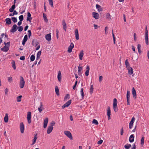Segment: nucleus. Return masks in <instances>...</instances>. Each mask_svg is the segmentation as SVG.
I'll use <instances>...</instances> for the list:
<instances>
[{
	"instance_id": "obj_29",
	"label": "nucleus",
	"mask_w": 149,
	"mask_h": 149,
	"mask_svg": "<svg viewBox=\"0 0 149 149\" xmlns=\"http://www.w3.org/2000/svg\"><path fill=\"white\" fill-rule=\"evenodd\" d=\"M55 92L57 95H59V89L58 88L57 86H56L55 88Z\"/></svg>"
},
{
	"instance_id": "obj_56",
	"label": "nucleus",
	"mask_w": 149,
	"mask_h": 149,
	"mask_svg": "<svg viewBox=\"0 0 149 149\" xmlns=\"http://www.w3.org/2000/svg\"><path fill=\"white\" fill-rule=\"evenodd\" d=\"M135 118L133 117L132 118L131 121L130 122L131 123H132L133 124L134 123V122Z\"/></svg>"
},
{
	"instance_id": "obj_64",
	"label": "nucleus",
	"mask_w": 149,
	"mask_h": 149,
	"mask_svg": "<svg viewBox=\"0 0 149 149\" xmlns=\"http://www.w3.org/2000/svg\"><path fill=\"white\" fill-rule=\"evenodd\" d=\"M133 147L131 149H136V146L135 143L133 145Z\"/></svg>"
},
{
	"instance_id": "obj_17",
	"label": "nucleus",
	"mask_w": 149,
	"mask_h": 149,
	"mask_svg": "<svg viewBox=\"0 0 149 149\" xmlns=\"http://www.w3.org/2000/svg\"><path fill=\"white\" fill-rule=\"evenodd\" d=\"M134 134L131 135L129 138V141L130 142L132 143L133 142L134 140Z\"/></svg>"
},
{
	"instance_id": "obj_61",
	"label": "nucleus",
	"mask_w": 149,
	"mask_h": 149,
	"mask_svg": "<svg viewBox=\"0 0 149 149\" xmlns=\"http://www.w3.org/2000/svg\"><path fill=\"white\" fill-rule=\"evenodd\" d=\"M32 17H27V18L26 20L27 21H29L30 22H31V21L32 20Z\"/></svg>"
},
{
	"instance_id": "obj_46",
	"label": "nucleus",
	"mask_w": 149,
	"mask_h": 149,
	"mask_svg": "<svg viewBox=\"0 0 149 149\" xmlns=\"http://www.w3.org/2000/svg\"><path fill=\"white\" fill-rule=\"evenodd\" d=\"M23 27L22 26H19L17 27V29L19 31L21 32L23 30Z\"/></svg>"
},
{
	"instance_id": "obj_49",
	"label": "nucleus",
	"mask_w": 149,
	"mask_h": 149,
	"mask_svg": "<svg viewBox=\"0 0 149 149\" xmlns=\"http://www.w3.org/2000/svg\"><path fill=\"white\" fill-rule=\"evenodd\" d=\"M8 81L10 83H11L13 81V79L12 77H10L8 78Z\"/></svg>"
},
{
	"instance_id": "obj_31",
	"label": "nucleus",
	"mask_w": 149,
	"mask_h": 149,
	"mask_svg": "<svg viewBox=\"0 0 149 149\" xmlns=\"http://www.w3.org/2000/svg\"><path fill=\"white\" fill-rule=\"evenodd\" d=\"M106 18L108 20H110L111 19V18L110 14L109 13H108L106 14Z\"/></svg>"
},
{
	"instance_id": "obj_44",
	"label": "nucleus",
	"mask_w": 149,
	"mask_h": 149,
	"mask_svg": "<svg viewBox=\"0 0 149 149\" xmlns=\"http://www.w3.org/2000/svg\"><path fill=\"white\" fill-rule=\"evenodd\" d=\"M93 85H91V86L90 89V93L91 94H92L93 92Z\"/></svg>"
},
{
	"instance_id": "obj_55",
	"label": "nucleus",
	"mask_w": 149,
	"mask_h": 149,
	"mask_svg": "<svg viewBox=\"0 0 149 149\" xmlns=\"http://www.w3.org/2000/svg\"><path fill=\"white\" fill-rule=\"evenodd\" d=\"M135 118L133 117L132 118L131 121L130 122L131 123H132L133 124L134 123V122Z\"/></svg>"
},
{
	"instance_id": "obj_50",
	"label": "nucleus",
	"mask_w": 149,
	"mask_h": 149,
	"mask_svg": "<svg viewBox=\"0 0 149 149\" xmlns=\"http://www.w3.org/2000/svg\"><path fill=\"white\" fill-rule=\"evenodd\" d=\"M27 39L28 36L27 35H26L24 36V39L23 40L26 42L27 41Z\"/></svg>"
},
{
	"instance_id": "obj_60",
	"label": "nucleus",
	"mask_w": 149,
	"mask_h": 149,
	"mask_svg": "<svg viewBox=\"0 0 149 149\" xmlns=\"http://www.w3.org/2000/svg\"><path fill=\"white\" fill-rule=\"evenodd\" d=\"M25 59V58L24 56H22L20 58V59L21 60H24Z\"/></svg>"
},
{
	"instance_id": "obj_32",
	"label": "nucleus",
	"mask_w": 149,
	"mask_h": 149,
	"mask_svg": "<svg viewBox=\"0 0 149 149\" xmlns=\"http://www.w3.org/2000/svg\"><path fill=\"white\" fill-rule=\"evenodd\" d=\"M125 64L127 68L130 67V64L127 59H126L125 61Z\"/></svg>"
},
{
	"instance_id": "obj_54",
	"label": "nucleus",
	"mask_w": 149,
	"mask_h": 149,
	"mask_svg": "<svg viewBox=\"0 0 149 149\" xmlns=\"http://www.w3.org/2000/svg\"><path fill=\"white\" fill-rule=\"evenodd\" d=\"M123 127H122L120 130V134L121 135H123Z\"/></svg>"
},
{
	"instance_id": "obj_53",
	"label": "nucleus",
	"mask_w": 149,
	"mask_h": 149,
	"mask_svg": "<svg viewBox=\"0 0 149 149\" xmlns=\"http://www.w3.org/2000/svg\"><path fill=\"white\" fill-rule=\"evenodd\" d=\"M41 51H39L37 54L36 56L40 57L41 54Z\"/></svg>"
},
{
	"instance_id": "obj_45",
	"label": "nucleus",
	"mask_w": 149,
	"mask_h": 149,
	"mask_svg": "<svg viewBox=\"0 0 149 149\" xmlns=\"http://www.w3.org/2000/svg\"><path fill=\"white\" fill-rule=\"evenodd\" d=\"M131 147V145L130 144H128L127 145H125L124 146V147L126 149H129Z\"/></svg>"
},
{
	"instance_id": "obj_27",
	"label": "nucleus",
	"mask_w": 149,
	"mask_h": 149,
	"mask_svg": "<svg viewBox=\"0 0 149 149\" xmlns=\"http://www.w3.org/2000/svg\"><path fill=\"white\" fill-rule=\"evenodd\" d=\"M141 45L140 44H138L137 45V49L138 51V52L139 54H141Z\"/></svg>"
},
{
	"instance_id": "obj_28",
	"label": "nucleus",
	"mask_w": 149,
	"mask_h": 149,
	"mask_svg": "<svg viewBox=\"0 0 149 149\" xmlns=\"http://www.w3.org/2000/svg\"><path fill=\"white\" fill-rule=\"evenodd\" d=\"M15 8V5H12L11 7L9 9V11L10 12H12L14 11V9Z\"/></svg>"
},
{
	"instance_id": "obj_34",
	"label": "nucleus",
	"mask_w": 149,
	"mask_h": 149,
	"mask_svg": "<svg viewBox=\"0 0 149 149\" xmlns=\"http://www.w3.org/2000/svg\"><path fill=\"white\" fill-rule=\"evenodd\" d=\"M43 15L44 21L45 22H48V19L45 13H43Z\"/></svg>"
},
{
	"instance_id": "obj_6",
	"label": "nucleus",
	"mask_w": 149,
	"mask_h": 149,
	"mask_svg": "<svg viewBox=\"0 0 149 149\" xmlns=\"http://www.w3.org/2000/svg\"><path fill=\"white\" fill-rule=\"evenodd\" d=\"M74 47V45L72 42H71L70 44V46L68 48V52L69 53H71L72 52V50Z\"/></svg>"
},
{
	"instance_id": "obj_5",
	"label": "nucleus",
	"mask_w": 149,
	"mask_h": 149,
	"mask_svg": "<svg viewBox=\"0 0 149 149\" xmlns=\"http://www.w3.org/2000/svg\"><path fill=\"white\" fill-rule=\"evenodd\" d=\"M27 118L28 123H31V112H28Z\"/></svg>"
},
{
	"instance_id": "obj_47",
	"label": "nucleus",
	"mask_w": 149,
	"mask_h": 149,
	"mask_svg": "<svg viewBox=\"0 0 149 149\" xmlns=\"http://www.w3.org/2000/svg\"><path fill=\"white\" fill-rule=\"evenodd\" d=\"M92 123L94 124H95L96 125L98 124V122L95 119H93L92 121Z\"/></svg>"
},
{
	"instance_id": "obj_33",
	"label": "nucleus",
	"mask_w": 149,
	"mask_h": 149,
	"mask_svg": "<svg viewBox=\"0 0 149 149\" xmlns=\"http://www.w3.org/2000/svg\"><path fill=\"white\" fill-rule=\"evenodd\" d=\"M82 70V67H80L79 66L78 67V74H81V71Z\"/></svg>"
},
{
	"instance_id": "obj_48",
	"label": "nucleus",
	"mask_w": 149,
	"mask_h": 149,
	"mask_svg": "<svg viewBox=\"0 0 149 149\" xmlns=\"http://www.w3.org/2000/svg\"><path fill=\"white\" fill-rule=\"evenodd\" d=\"M112 36H113V43L114 44H115V41H116V38L115 37L114 34L113 33V30H112Z\"/></svg>"
},
{
	"instance_id": "obj_7",
	"label": "nucleus",
	"mask_w": 149,
	"mask_h": 149,
	"mask_svg": "<svg viewBox=\"0 0 149 149\" xmlns=\"http://www.w3.org/2000/svg\"><path fill=\"white\" fill-rule=\"evenodd\" d=\"M17 26L16 24H14L12 28L11 29L10 31L11 32L14 33L17 30Z\"/></svg>"
},
{
	"instance_id": "obj_43",
	"label": "nucleus",
	"mask_w": 149,
	"mask_h": 149,
	"mask_svg": "<svg viewBox=\"0 0 149 149\" xmlns=\"http://www.w3.org/2000/svg\"><path fill=\"white\" fill-rule=\"evenodd\" d=\"M11 19L12 21L14 23H16L17 22V20L16 17H12L11 18Z\"/></svg>"
},
{
	"instance_id": "obj_36",
	"label": "nucleus",
	"mask_w": 149,
	"mask_h": 149,
	"mask_svg": "<svg viewBox=\"0 0 149 149\" xmlns=\"http://www.w3.org/2000/svg\"><path fill=\"white\" fill-rule=\"evenodd\" d=\"M144 137L141 138V146H143L144 144Z\"/></svg>"
},
{
	"instance_id": "obj_41",
	"label": "nucleus",
	"mask_w": 149,
	"mask_h": 149,
	"mask_svg": "<svg viewBox=\"0 0 149 149\" xmlns=\"http://www.w3.org/2000/svg\"><path fill=\"white\" fill-rule=\"evenodd\" d=\"M48 1L49 5L51 6L53 8L54 6L53 4V0H48Z\"/></svg>"
},
{
	"instance_id": "obj_58",
	"label": "nucleus",
	"mask_w": 149,
	"mask_h": 149,
	"mask_svg": "<svg viewBox=\"0 0 149 149\" xmlns=\"http://www.w3.org/2000/svg\"><path fill=\"white\" fill-rule=\"evenodd\" d=\"M133 124L130 122L129 123V128L131 129L132 128Z\"/></svg>"
},
{
	"instance_id": "obj_26",
	"label": "nucleus",
	"mask_w": 149,
	"mask_h": 149,
	"mask_svg": "<svg viewBox=\"0 0 149 149\" xmlns=\"http://www.w3.org/2000/svg\"><path fill=\"white\" fill-rule=\"evenodd\" d=\"M37 134H36L35 135H34L35 136L34 137V138L33 139V141H32V145H34L36 143L37 139Z\"/></svg>"
},
{
	"instance_id": "obj_10",
	"label": "nucleus",
	"mask_w": 149,
	"mask_h": 149,
	"mask_svg": "<svg viewBox=\"0 0 149 149\" xmlns=\"http://www.w3.org/2000/svg\"><path fill=\"white\" fill-rule=\"evenodd\" d=\"M132 93L134 98L136 99V92L134 87H133L132 88Z\"/></svg>"
},
{
	"instance_id": "obj_57",
	"label": "nucleus",
	"mask_w": 149,
	"mask_h": 149,
	"mask_svg": "<svg viewBox=\"0 0 149 149\" xmlns=\"http://www.w3.org/2000/svg\"><path fill=\"white\" fill-rule=\"evenodd\" d=\"M28 32L29 37V38L31 35V31L30 30H28Z\"/></svg>"
},
{
	"instance_id": "obj_2",
	"label": "nucleus",
	"mask_w": 149,
	"mask_h": 149,
	"mask_svg": "<svg viewBox=\"0 0 149 149\" xmlns=\"http://www.w3.org/2000/svg\"><path fill=\"white\" fill-rule=\"evenodd\" d=\"M19 83V87L20 88H23L24 86L25 82L23 77L22 76L20 77V80Z\"/></svg>"
},
{
	"instance_id": "obj_39",
	"label": "nucleus",
	"mask_w": 149,
	"mask_h": 149,
	"mask_svg": "<svg viewBox=\"0 0 149 149\" xmlns=\"http://www.w3.org/2000/svg\"><path fill=\"white\" fill-rule=\"evenodd\" d=\"M70 98V95L69 94H67L65 96L64 98V100H65L67 99H69Z\"/></svg>"
},
{
	"instance_id": "obj_14",
	"label": "nucleus",
	"mask_w": 149,
	"mask_h": 149,
	"mask_svg": "<svg viewBox=\"0 0 149 149\" xmlns=\"http://www.w3.org/2000/svg\"><path fill=\"white\" fill-rule=\"evenodd\" d=\"M44 109L43 108V105L42 104V102H40V106L38 108V110L39 111V113H41L43 109Z\"/></svg>"
},
{
	"instance_id": "obj_21",
	"label": "nucleus",
	"mask_w": 149,
	"mask_h": 149,
	"mask_svg": "<svg viewBox=\"0 0 149 149\" xmlns=\"http://www.w3.org/2000/svg\"><path fill=\"white\" fill-rule=\"evenodd\" d=\"M86 70L85 72V74L86 76H88L89 75V71L90 70V68L88 65H87L86 68Z\"/></svg>"
},
{
	"instance_id": "obj_3",
	"label": "nucleus",
	"mask_w": 149,
	"mask_h": 149,
	"mask_svg": "<svg viewBox=\"0 0 149 149\" xmlns=\"http://www.w3.org/2000/svg\"><path fill=\"white\" fill-rule=\"evenodd\" d=\"M64 134L71 140H72V136L70 132L69 131H65Z\"/></svg>"
},
{
	"instance_id": "obj_24",
	"label": "nucleus",
	"mask_w": 149,
	"mask_h": 149,
	"mask_svg": "<svg viewBox=\"0 0 149 149\" xmlns=\"http://www.w3.org/2000/svg\"><path fill=\"white\" fill-rule=\"evenodd\" d=\"M5 21L6 22V23L8 24H10L11 23V20L9 18H6L5 19Z\"/></svg>"
},
{
	"instance_id": "obj_42",
	"label": "nucleus",
	"mask_w": 149,
	"mask_h": 149,
	"mask_svg": "<svg viewBox=\"0 0 149 149\" xmlns=\"http://www.w3.org/2000/svg\"><path fill=\"white\" fill-rule=\"evenodd\" d=\"M35 58V56L34 55H32L30 57V60L31 61H33Z\"/></svg>"
},
{
	"instance_id": "obj_12",
	"label": "nucleus",
	"mask_w": 149,
	"mask_h": 149,
	"mask_svg": "<svg viewBox=\"0 0 149 149\" xmlns=\"http://www.w3.org/2000/svg\"><path fill=\"white\" fill-rule=\"evenodd\" d=\"M107 115L108 116V120L110 119L111 110L109 106L107 108Z\"/></svg>"
},
{
	"instance_id": "obj_23",
	"label": "nucleus",
	"mask_w": 149,
	"mask_h": 149,
	"mask_svg": "<svg viewBox=\"0 0 149 149\" xmlns=\"http://www.w3.org/2000/svg\"><path fill=\"white\" fill-rule=\"evenodd\" d=\"M96 7L99 11H101L103 10L102 8L101 7V6L98 4H97L96 5Z\"/></svg>"
},
{
	"instance_id": "obj_16",
	"label": "nucleus",
	"mask_w": 149,
	"mask_h": 149,
	"mask_svg": "<svg viewBox=\"0 0 149 149\" xmlns=\"http://www.w3.org/2000/svg\"><path fill=\"white\" fill-rule=\"evenodd\" d=\"M53 127L52 126H49L47 128V133L48 134H50L52 131Z\"/></svg>"
},
{
	"instance_id": "obj_35",
	"label": "nucleus",
	"mask_w": 149,
	"mask_h": 149,
	"mask_svg": "<svg viewBox=\"0 0 149 149\" xmlns=\"http://www.w3.org/2000/svg\"><path fill=\"white\" fill-rule=\"evenodd\" d=\"M83 88H81V89L80 92H81V95L82 96V98H83L84 97V92H83Z\"/></svg>"
},
{
	"instance_id": "obj_8",
	"label": "nucleus",
	"mask_w": 149,
	"mask_h": 149,
	"mask_svg": "<svg viewBox=\"0 0 149 149\" xmlns=\"http://www.w3.org/2000/svg\"><path fill=\"white\" fill-rule=\"evenodd\" d=\"M20 128L21 133H23L24 131V126L23 123L22 122L20 123Z\"/></svg>"
},
{
	"instance_id": "obj_9",
	"label": "nucleus",
	"mask_w": 149,
	"mask_h": 149,
	"mask_svg": "<svg viewBox=\"0 0 149 149\" xmlns=\"http://www.w3.org/2000/svg\"><path fill=\"white\" fill-rule=\"evenodd\" d=\"M48 121V118H45L44 121V125L43 127L44 128H46L47 124Z\"/></svg>"
},
{
	"instance_id": "obj_30",
	"label": "nucleus",
	"mask_w": 149,
	"mask_h": 149,
	"mask_svg": "<svg viewBox=\"0 0 149 149\" xmlns=\"http://www.w3.org/2000/svg\"><path fill=\"white\" fill-rule=\"evenodd\" d=\"M130 93L129 91H127V99L130 100Z\"/></svg>"
},
{
	"instance_id": "obj_22",
	"label": "nucleus",
	"mask_w": 149,
	"mask_h": 149,
	"mask_svg": "<svg viewBox=\"0 0 149 149\" xmlns=\"http://www.w3.org/2000/svg\"><path fill=\"white\" fill-rule=\"evenodd\" d=\"M4 121L5 123H7L8 121V116L7 113H6L5 116L4 118Z\"/></svg>"
},
{
	"instance_id": "obj_25",
	"label": "nucleus",
	"mask_w": 149,
	"mask_h": 149,
	"mask_svg": "<svg viewBox=\"0 0 149 149\" xmlns=\"http://www.w3.org/2000/svg\"><path fill=\"white\" fill-rule=\"evenodd\" d=\"M83 55H84L83 51V50H82L80 51V52L79 54V59L81 60H82V58H83Z\"/></svg>"
},
{
	"instance_id": "obj_52",
	"label": "nucleus",
	"mask_w": 149,
	"mask_h": 149,
	"mask_svg": "<svg viewBox=\"0 0 149 149\" xmlns=\"http://www.w3.org/2000/svg\"><path fill=\"white\" fill-rule=\"evenodd\" d=\"M19 18L20 21H22L23 20L24 16L23 15H21L19 17Z\"/></svg>"
},
{
	"instance_id": "obj_20",
	"label": "nucleus",
	"mask_w": 149,
	"mask_h": 149,
	"mask_svg": "<svg viewBox=\"0 0 149 149\" xmlns=\"http://www.w3.org/2000/svg\"><path fill=\"white\" fill-rule=\"evenodd\" d=\"M8 49L9 47L6 46V45H5L1 49V50L4 52H7L8 51Z\"/></svg>"
},
{
	"instance_id": "obj_13",
	"label": "nucleus",
	"mask_w": 149,
	"mask_h": 149,
	"mask_svg": "<svg viewBox=\"0 0 149 149\" xmlns=\"http://www.w3.org/2000/svg\"><path fill=\"white\" fill-rule=\"evenodd\" d=\"M92 15L94 18L96 19H98L99 18V14L95 12H93Z\"/></svg>"
},
{
	"instance_id": "obj_51",
	"label": "nucleus",
	"mask_w": 149,
	"mask_h": 149,
	"mask_svg": "<svg viewBox=\"0 0 149 149\" xmlns=\"http://www.w3.org/2000/svg\"><path fill=\"white\" fill-rule=\"evenodd\" d=\"M77 82H77V80L76 81H75V84H74V86L73 87V89L74 90H75V89L76 87V86L77 85Z\"/></svg>"
},
{
	"instance_id": "obj_19",
	"label": "nucleus",
	"mask_w": 149,
	"mask_h": 149,
	"mask_svg": "<svg viewBox=\"0 0 149 149\" xmlns=\"http://www.w3.org/2000/svg\"><path fill=\"white\" fill-rule=\"evenodd\" d=\"M128 70V73L129 74H132L133 73V69L131 67H129L127 68Z\"/></svg>"
},
{
	"instance_id": "obj_63",
	"label": "nucleus",
	"mask_w": 149,
	"mask_h": 149,
	"mask_svg": "<svg viewBox=\"0 0 149 149\" xmlns=\"http://www.w3.org/2000/svg\"><path fill=\"white\" fill-rule=\"evenodd\" d=\"M7 45V47H9L10 46V42H8L6 43Z\"/></svg>"
},
{
	"instance_id": "obj_59",
	"label": "nucleus",
	"mask_w": 149,
	"mask_h": 149,
	"mask_svg": "<svg viewBox=\"0 0 149 149\" xmlns=\"http://www.w3.org/2000/svg\"><path fill=\"white\" fill-rule=\"evenodd\" d=\"M103 141V140L101 139L97 142V144H101L102 143Z\"/></svg>"
},
{
	"instance_id": "obj_4",
	"label": "nucleus",
	"mask_w": 149,
	"mask_h": 149,
	"mask_svg": "<svg viewBox=\"0 0 149 149\" xmlns=\"http://www.w3.org/2000/svg\"><path fill=\"white\" fill-rule=\"evenodd\" d=\"M148 30L147 29L145 30V40L146 44L147 45H148Z\"/></svg>"
},
{
	"instance_id": "obj_40",
	"label": "nucleus",
	"mask_w": 149,
	"mask_h": 149,
	"mask_svg": "<svg viewBox=\"0 0 149 149\" xmlns=\"http://www.w3.org/2000/svg\"><path fill=\"white\" fill-rule=\"evenodd\" d=\"M12 67L13 68L14 70L16 69V66H15V61H13L12 63Z\"/></svg>"
},
{
	"instance_id": "obj_15",
	"label": "nucleus",
	"mask_w": 149,
	"mask_h": 149,
	"mask_svg": "<svg viewBox=\"0 0 149 149\" xmlns=\"http://www.w3.org/2000/svg\"><path fill=\"white\" fill-rule=\"evenodd\" d=\"M57 78L58 81L61 82V74L60 71H59L58 72Z\"/></svg>"
},
{
	"instance_id": "obj_1",
	"label": "nucleus",
	"mask_w": 149,
	"mask_h": 149,
	"mask_svg": "<svg viewBox=\"0 0 149 149\" xmlns=\"http://www.w3.org/2000/svg\"><path fill=\"white\" fill-rule=\"evenodd\" d=\"M117 103L118 102L117 99L115 98H114L113 100V106L114 111L116 112H117L118 110L117 106Z\"/></svg>"
},
{
	"instance_id": "obj_11",
	"label": "nucleus",
	"mask_w": 149,
	"mask_h": 149,
	"mask_svg": "<svg viewBox=\"0 0 149 149\" xmlns=\"http://www.w3.org/2000/svg\"><path fill=\"white\" fill-rule=\"evenodd\" d=\"M74 34L76 39L77 40H78L79 39V35L78 29H76L75 30Z\"/></svg>"
},
{
	"instance_id": "obj_38",
	"label": "nucleus",
	"mask_w": 149,
	"mask_h": 149,
	"mask_svg": "<svg viewBox=\"0 0 149 149\" xmlns=\"http://www.w3.org/2000/svg\"><path fill=\"white\" fill-rule=\"evenodd\" d=\"M22 97V95H19L17 97V102H20L21 101V99Z\"/></svg>"
},
{
	"instance_id": "obj_37",
	"label": "nucleus",
	"mask_w": 149,
	"mask_h": 149,
	"mask_svg": "<svg viewBox=\"0 0 149 149\" xmlns=\"http://www.w3.org/2000/svg\"><path fill=\"white\" fill-rule=\"evenodd\" d=\"M71 100H70L69 101H68L65 104L66 106L68 107L69 106L70 104H71Z\"/></svg>"
},
{
	"instance_id": "obj_62",
	"label": "nucleus",
	"mask_w": 149,
	"mask_h": 149,
	"mask_svg": "<svg viewBox=\"0 0 149 149\" xmlns=\"http://www.w3.org/2000/svg\"><path fill=\"white\" fill-rule=\"evenodd\" d=\"M136 33H134V40L135 41H136Z\"/></svg>"
},
{
	"instance_id": "obj_18",
	"label": "nucleus",
	"mask_w": 149,
	"mask_h": 149,
	"mask_svg": "<svg viewBox=\"0 0 149 149\" xmlns=\"http://www.w3.org/2000/svg\"><path fill=\"white\" fill-rule=\"evenodd\" d=\"M45 38L48 41H50L51 40V35L50 33L46 35Z\"/></svg>"
}]
</instances>
